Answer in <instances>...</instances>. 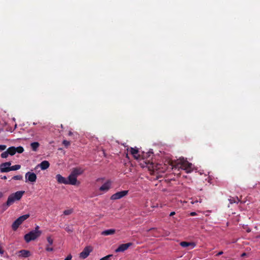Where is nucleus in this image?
<instances>
[{
  "mask_svg": "<svg viewBox=\"0 0 260 260\" xmlns=\"http://www.w3.org/2000/svg\"><path fill=\"white\" fill-rule=\"evenodd\" d=\"M24 192V191H18L15 193L11 194L8 197L6 203L3 205L4 209H7L9 206L14 204L16 201L20 200Z\"/></svg>",
  "mask_w": 260,
  "mask_h": 260,
  "instance_id": "nucleus-1",
  "label": "nucleus"
},
{
  "mask_svg": "<svg viewBox=\"0 0 260 260\" xmlns=\"http://www.w3.org/2000/svg\"><path fill=\"white\" fill-rule=\"evenodd\" d=\"M39 229V226H37L35 230L30 231L24 236V240L27 243H28L32 240H35L40 236L42 232L38 230Z\"/></svg>",
  "mask_w": 260,
  "mask_h": 260,
  "instance_id": "nucleus-2",
  "label": "nucleus"
},
{
  "mask_svg": "<svg viewBox=\"0 0 260 260\" xmlns=\"http://www.w3.org/2000/svg\"><path fill=\"white\" fill-rule=\"evenodd\" d=\"M178 164L180 165L179 167L185 170L186 173H190L192 170V164L183 158L179 160Z\"/></svg>",
  "mask_w": 260,
  "mask_h": 260,
  "instance_id": "nucleus-3",
  "label": "nucleus"
},
{
  "mask_svg": "<svg viewBox=\"0 0 260 260\" xmlns=\"http://www.w3.org/2000/svg\"><path fill=\"white\" fill-rule=\"evenodd\" d=\"M29 217V214H25L18 217L14 222L13 223L12 225V228L14 231H16L19 225L22 224V223L27 219Z\"/></svg>",
  "mask_w": 260,
  "mask_h": 260,
  "instance_id": "nucleus-4",
  "label": "nucleus"
},
{
  "mask_svg": "<svg viewBox=\"0 0 260 260\" xmlns=\"http://www.w3.org/2000/svg\"><path fill=\"white\" fill-rule=\"evenodd\" d=\"M127 193H128V190H122L121 191H119V192H117L113 194L111 197L110 199H111V200H112L120 199L123 198V197L125 196L126 195H127Z\"/></svg>",
  "mask_w": 260,
  "mask_h": 260,
  "instance_id": "nucleus-5",
  "label": "nucleus"
},
{
  "mask_svg": "<svg viewBox=\"0 0 260 260\" xmlns=\"http://www.w3.org/2000/svg\"><path fill=\"white\" fill-rule=\"evenodd\" d=\"M92 248L91 246L85 247L83 250L80 253V257L82 259H85L89 255L92 251Z\"/></svg>",
  "mask_w": 260,
  "mask_h": 260,
  "instance_id": "nucleus-6",
  "label": "nucleus"
},
{
  "mask_svg": "<svg viewBox=\"0 0 260 260\" xmlns=\"http://www.w3.org/2000/svg\"><path fill=\"white\" fill-rule=\"evenodd\" d=\"M25 178L26 179L25 182H35L36 181L37 177L35 173L28 172L25 174Z\"/></svg>",
  "mask_w": 260,
  "mask_h": 260,
  "instance_id": "nucleus-7",
  "label": "nucleus"
},
{
  "mask_svg": "<svg viewBox=\"0 0 260 260\" xmlns=\"http://www.w3.org/2000/svg\"><path fill=\"white\" fill-rule=\"evenodd\" d=\"M11 165V161L2 163L0 165V171L2 173H6L10 171V167Z\"/></svg>",
  "mask_w": 260,
  "mask_h": 260,
  "instance_id": "nucleus-8",
  "label": "nucleus"
},
{
  "mask_svg": "<svg viewBox=\"0 0 260 260\" xmlns=\"http://www.w3.org/2000/svg\"><path fill=\"white\" fill-rule=\"evenodd\" d=\"M133 245L132 243H127L120 245L115 250L116 252H123L131 246Z\"/></svg>",
  "mask_w": 260,
  "mask_h": 260,
  "instance_id": "nucleus-9",
  "label": "nucleus"
},
{
  "mask_svg": "<svg viewBox=\"0 0 260 260\" xmlns=\"http://www.w3.org/2000/svg\"><path fill=\"white\" fill-rule=\"evenodd\" d=\"M77 181V177L71 173L67 179V184L76 185Z\"/></svg>",
  "mask_w": 260,
  "mask_h": 260,
  "instance_id": "nucleus-10",
  "label": "nucleus"
},
{
  "mask_svg": "<svg viewBox=\"0 0 260 260\" xmlns=\"http://www.w3.org/2000/svg\"><path fill=\"white\" fill-rule=\"evenodd\" d=\"M84 172V170L81 168L76 167L73 169L71 173L77 177L79 175H81Z\"/></svg>",
  "mask_w": 260,
  "mask_h": 260,
  "instance_id": "nucleus-11",
  "label": "nucleus"
},
{
  "mask_svg": "<svg viewBox=\"0 0 260 260\" xmlns=\"http://www.w3.org/2000/svg\"><path fill=\"white\" fill-rule=\"evenodd\" d=\"M47 240L48 244L46 245V250L47 251H52L53 250V247H51L53 242V240L51 237H48Z\"/></svg>",
  "mask_w": 260,
  "mask_h": 260,
  "instance_id": "nucleus-12",
  "label": "nucleus"
},
{
  "mask_svg": "<svg viewBox=\"0 0 260 260\" xmlns=\"http://www.w3.org/2000/svg\"><path fill=\"white\" fill-rule=\"evenodd\" d=\"M111 185V182L110 181H108L100 187V190L107 191L110 189Z\"/></svg>",
  "mask_w": 260,
  "mask_h": 260,
  "instance_id": "nucleus-13",
  "label": "nucleus"
},
{
  "mask_svg": "<svg viewBox=\"0 0 260 260\" xmlns=\"http://www.w3.org/2000/svg\"><path fill=\"white\" fill-rule=\"evenodd\" d=\"M56 179L58 183L60 184H67V179L62 177L60 174H57L56 175Z\"/></svg>",
  "mask_w": 260,
  "mask_h": 260,
  "instance_id": "nucleus-14",
  "label": "nucleus"
},
{
  "mask_svg": "<svg viewBox=\"0 0 260 260\" xmlns=\"http://www.w3.org/2000/svg\"><path fill=\"white\" fill-rule=\"evenodd\" d=\"M50 164L47 160L42 161L37 167H40L42 170H44L49 167Z\"/></svg>",
  "mask_w": 260,
  "mask_h": 260,
  "instance_id": "nucleus-15",
  "label": "nucleus"
},
{
  "mask_svg": "<svg viewBox=\"0 0 260 260\" xmlns=\"http://www.w3.org/2000/svg\"><path fill=\"white\" fill-rule=\"evenodd\" d=\"M138 149L136 148H131L130 152L136 159H138L140 155L138 154Z\"/></svg>",
  "mask_w": 260,
  "mask_h": 260,
  "instance_id": "nucleus-16",
  "label": "nucleus"
},
{
  "mask_svg": "<svg viewBox=\"0 0 260 260\" xmlns=\"http://www.w3.org/2000/svg\"><path fill=\"white\" fill-rule=\"evenodd\" d=\"M115 232L116 231L114 229H108L103 231L101 234L104 236L111 235L114 234Z\"/></svg>",
  "mask_w": 260,
  "mask_h": 260,
  "instance_id": "nucleus-17",
  "label": "nucleus"
},
{
  "mask_svg": "<svg viewBox=\"0 0 260 260\" xmlns=\"http://www.w3.org/2000/svg\"><path fill=\"white\" fill-rule=\"evenodd\" d=\"M19 256L23 257H28L30 255V253L28 250H21L19 251Z\"/></svg>",
  "mask_w": 260,
  "mask_h": 260,
  "instance_id": "nucleus-18",
  "label": "nucleus"
},
{
  "mask_svg": "<svg viewBox=\"0 0 260 260\" xmlns=\"http://www.w3.org/2000/svg\"><path fill=\"white\" fill-rule=\"evenodd\" d=\"M180 245L183 247H186L189 246H191L192 248L196 246V244L193 242H187L185 241L181 242L180 243Z\"/></svg>",
  "mask_w": 260,
  "mask_h": 260,
  "instance_id": "nucleus-19",
  "label": "nucleus"
},
{
  "mask_svg": "<svg viewBox=\"0 0 260 260\" xmlns=\"http://www.w3.org/2000/svg\"><path fill=\"white\" fill-rule=\"evenodd\" d=\"M16 147L14 146H11L7 149L8 152L10 155H14L16 153Z\"/></svg>",
  "mask_w": 260,
  "mask_h": 260,
  "instance_id": "nucleus-20",
  "label": "nucleus"
},
{
  "mask_svg": "<svg viewBox=\"0 0 260 260\" xmlns=\"http://www.w3.org/2000/svg\"><path fill=\"white\" fill-rule=\"evenodd\" d=\"M40 144L38 142H32L30 144V146L32 149V150L34 151H37V149L39 147Z\"/></svg>",
  "mask_w": 260,
  "mask_h": 260,
  "instance_id": "nucleus-21",
  "label": "nucleus"
},
{
  "mask_svg": "<svg viewBox=\"0 0 260 260\" xmlns=\"http://www.w3.org/2000/svg\"><path fill=\"white\" fill-rule=\"evenodd\" d=\"M21 168V166L19 165H15L14 166H12L10 167V171H16L20 169Z\"/></svg>",
  "mask_w": 260,
  "mask_h": 260,
  "instance_id": "nucleus-22",
  "label": "nucleus"
},
{
  "mask_svg": "<svg viewBox=\"0 0 260 260\" xmlns=\"http://www.w3.org/2000/svg\"><path fill=\"white\" fill-rule=\"evenodd\" d=\"M73 212V209H70L68 210H65L63 211V214L64 215H69L71 214Z\"/></svg>",
  "mask_w": 260,
  "mask_h": 260,
  "instance_id": "nucleus-23",
  "label": "nucleus"
},
{
  "mask_svg": "<svg viewBox=\"0 0 260 260\" xmlns=\"http://www.w3.org/2000/svg\"><path fill=\"white\" fill-rule=\"evenodd\" d=\"M65 230L69 233H71L73 232V228L72 227V226H70V225H67L66 228H65Z\"/></svg>",
  "mask_w": 260,
  "mask_h": 260,
  "instance_id": "nucleus-24",
  "label": "nucleus"
},
{
  "mask_svg": "<svg viewBox=\"0 0 260 260\" xmlns=\"http://www.w3.org/2000/svg\"><path fill=\"white\" fill-rule=\"evenodd\" d=\"M16 153L18 152L19 153H21L24 151V149L22 146H19L17 147H16Z\"/></svg>",
  "mask_w": 260,
  "mask_h": 260,
  "instance_id": "nucleus-25",
  "label": "nucleus"
},
{
  "mask_svg": "<svg viewBox=\"0 0 260 260\" xmlns=\"http://www.w3.org/2000/svg\"><path fill=\"white\" fill-rule=\"evenodd\" d=\"M9 153H8V151H7V150H6V151H5V152H3V153H2V154H1V157H2V158H6L8 157V156H9Z\"/></svg>",
  "mask_w": 260,
  "mask_h": 260,
  "instance_id": "nucleus-26",
  "label": "nucleus"
},
{
  "mask_svg": "<svg viewBox=\"0 0 260 260\" xmlns=\"http://www.w3.org/2000/svg\"><path fill=\"white\" fill-rule=\"evenodd\" d=\"M22 176L19 175H16L12 177V179L15 180H20L22 179Z\"/></svg>",
  "mask_w": 260,
  "mask_h": 260,
  "instance_id": "nucleus-27",
  "label": "nucleus"
},
{
  "mask_svg": "<svg viewBox=\"0 0 260 260\" xmlns=\"http://www.w3.org/2000/svg\"><path fill=\"white\" fill-rule=\"evenodd\" d=\"M62 144L64 146L68 147L70 145V142L67 140H63L62 142Z\"/></svg>",
  "mask_w": 260,
  "mask_h": 260,
  "instance_id": "nucleus-28",
  "label": "nucleus"
},
{
  "mask_svg": "<svg viewBox=\"0 0 260 260\" xmlns=\"http://www.w3.org/2000/svg\"><path fill=\"white\" fill-rule=\"evenodd\" d=\"M112 256V255H111V254L108 255L106 256L102 257V258L100 259V260H109V258Z\"/></svg>",
  "mask_w": 260,
  "mask_h": 260,
  "instance_id": "nucleus-29",
  "label": "nucleus"
},
{
  "mask_svg": "<svg viewBox=\"0 0 260 260\" xmlns=\"http://www.w3.org/2000/svg\"><path fill=\"white\" fill-rule=\"evenodd\" d=\"M7 148V146L5 145H0V151H3Z\"/></svg>",
  "mask_w": 260,
  "mask_h": 260,
  "instance_id": "nucleus-30",
  "label": "nucleus"
},
{
  "mask_svg": "<svg viewBox=\"0 0 260 260\" xmlns=\"http://www.w3.org/2000/svg\"><path fill=\"white\" fill-rule=\"evenodd\" d=\"M72 256L71 254H69L67 257L64 260H71Z\"/></svg>",
  "mask_w": 260,
  "mask_h": 260,
  "instance_id": "nucleus-31",
  "label": "nucleus"
},
{
  "mask_svg": "<svg viewBox=\"0 0 260 260\" xmlns=\"http://www.w3.org/2000/svg\"><path fill=\"white\" fill-rule=\"evenodd\" d=\"M190 215L192 216H195L197 215V213L195 212H192L190 213Z\"/></svg>",
  "mask_w": 260,
  "mask_h": 260,
  "instance_id": "nucleus-32",
  "label": "nucleus"
},
{
  "mask_svg": "<svg viewBox=\"0 0 260 260\" xmlns=\"http://www.w3.org/2000/svg\"><path fill=\"white\" fill-rule=\"evenodd\" d=\"M0 178L2 179H4V180H6L7 179V177L6 176H0Z\"/></svg>",
  "mask_w": 260,
  "mask_h": 260,
  "instance_id": "nucleus-33",
  "label": "nucleus"
},
{
  "mask_svg": "<svg viewBox=\"0 0 260 260\" xmlns=\"http://www.w3.org/2000/svg\"><path fill=\"white\" fill-rule=\"evenodd\" d=\"M175 214H176L175 212L174 211H173L170 213V216H172L174 215Z\"/></svg>",
  "mask_w": 260,
  "mask_h": 260,
  "instance_id": "nucleus-34",
  "label": "nucleus"
},
{
  "mask_svg": "<svg viewBox=\"0 0 260 260\" xmlns=\"http://www.w3.org/2000/svg\"><path fill=\"white\" fill-rule=\"evenodd\" d=\"M222 253H223V252H222V251H220V252H219L216 254V255H217V256H219V255H220L222 254Z\"/></svg>",
  "mask_w": 260,
  "mask_h": 260,
  "instance_id": "nucleus-35",
  "label": "nucleus"
},
{
  "mask_svg": "<svg viewBox=\"0 0 260 260\" xmlns=\"http://www.w3.org/2000/svg\"><path fill=\"white\" fill-rule=\"evenodd\" d=\"M73 133L71 132V131H69V133H68V135L70 136H71L72 135H73Z\"/></svg>",
  "mask_w": 260,
  "mask_h": 260,
  "instance_id": "nucleus-36",
  "label": "nucleus"
},
{
  "mask_svg": "<svg viewBox=\"0 0 260 260\" xmlns=\"http://www.w3.org/2000/svg\"><path fill=\"white\" fill-rule=\"evenodd\" d=\"M4 253L3 250L0 247V253L3 254Z\"/></svg>",
  "mask_w": 260,
  "mask_h": 260,
  "instance_id": "nucleus-37",
  "label": "nucleus"
},
{
  "mask_svg": "<svg viewBox=\"0 0 260 260\" xmlns=\"http://www.w3.org/2000/svg\"><path fill=\"white\" fill-rule=\"evenodd\" d=\"M246 231L247 232L249 233L251 232V230L249 228H248V229L246 230Z\"/></svg>",
  "mask_w": 260,
  "mask_h": 260,
  "instance_id": "nucleus-38",
  "label": "nucleus"
},
{
  "mask_svg": "<svg viewBox=\"0 0 260 260\" xmlns=\"http://www.w3.org/2000/svg\"><path fill=\"white\" fill-rule=\"evenodd\" d=\"M246 255V253H243L242 254L241 256H242V257H244V256H245Z\"/></svg>",
  "mask_w": 260,
  "mask_h": 260,
  "instance_id": "nucleus-39",
  "label": "nucleus"
},
{
  "mask_svg": "<svg viewBox=\"0 0 260 260\" xmlns=\"http://www.w3.org/2000/svg\"><path fill=\"white\" fill-rule=\"evenodd\" d=\"M2 196H3V193L1 192H0V198H2Z\"/></svg>",
  "mask_w": 260,
  "mask_h": 260,
  "instance_id": "nucleus-40",
  "label": "nucleus"
},
{
  "mask_svg": "<svg viewBox=\"0 0 260 260\" xmlns=\"http://www.w3.org/2000/svg\"><path fill=\"white\" fill-rule=\"evenodd\" d=\"M33 124H34V125H35V124H36V123H35V122H34Z\"/></svg>",
  "mask_w": 260,
  "mask_h": 260,
  "instance_id": "nucleus-41",
  "label": "nucleus"
}]
</instances>
